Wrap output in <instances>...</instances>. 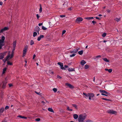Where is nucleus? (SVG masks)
Listing matches in <instances>:
<instances>
[{
	"mask_svg": "<svg viewBox=\"0 0 122 122\" xmlns=\"http://www.w3.org/2000/svg\"><path fill=\"white\" fill-rule=\"evenodd\" d=\"M7 64L8 65H11L12 64V63H11L9 61H8L7 62Z\"/></svg>",
	"mask_w": 122,
	"mask_h": 122,
	"instance_id": "f704fd0d",
	"label": "nucleus"
},
{
	"mask_svg": "<svg viewBox=\"0 0 122 122\" xmlns=\"http://www.w3.org/2000/svg\"><path fill=\"white\" fill-rule=\"evenodd\" d=\"M115 20L117 22H119L120 20V18H116L115 19Z\"/></svg>",
	"mask_w": 122,
	"mask_h": 122,
	"instance_id": "b1692460",
	"label": "nucleus"
},
{
	"mask_svg": "<svg viewBox=\"0 0 122 122\" xmlns=\"http://www.w3.org/2000/svg\"><path fill=\"white\" fill-rule=\"evenodd\" d=\"M42 28L43 30H46L47 29V28H46L44 26H42Z\"/></svg>",
	"mask_w": 122,
	"mask_h": 122,
	"instance_id": "473e14b6",
	"label": "nucleus"
},
{
	"mask_svg": "<svg viewBox=\"0 0 122 122\" xmlns=\"http://www.w3.org/2000/svg\"><path fill=\"white\" fill-rule=\"evenodd\" d=\"M107 112L109 113L113 114H116L117 113L116 111L111 110H108Z\"/></svg>",
	"mask_w": 122,
	"mask_h": 122,
	"instance_id": "0eeeda50",
	"label": "nucleus"
},
{
	"mask_svg": "<svg viewBox=\"0 0 122 122\" xmlns=\"http://www.w3.org/2000/svg\"><path fill=\"white\" fill-rule=\"evenodd\" d=\"M3 29L5 31L9 29L7 27H5Z\"/></svg>",
	"mask_w": 122,
	"mask_h": 122,
	"instance_id": "c756f323",
	"label": "nucleus"
},
{
	"mask_svg": "<svg viewBox=\"0 0 122 122\" xmlns=\"http://www.w3.org/2000/svg\"><path fill=\"white\" fill-rule=\"evenodd\" d=\"M28 47V46L27 45L24 48L23 50V52H25L26 53L27 51V49Z\"/></svg>",
	"mask_w": 122,
	"mask_h": 122,
	"instance_id": "9b49d317",
	"label": "nucleus"
},
{
	"mask_svg": "<svg viewBox=\"0 0 122 122\" xmlns=\"http://www.w3.org/2000/svg\"><path fill=\"white\" fill-rule=\"evenodd\" d=\"M106 35V33H103L102 35V36L103 37H105Z\"/></svg>",
	"mask_w": 122,
	"mask_h": 122,
	"instance_id": "c9c22d12",
	"label": "nucleus"
},
{
	"mask_svg": "<svg viewBox=\"0 0 122 122\" xmlns=\"http://www.w3.org/2000/svg\"><path fill=\"white\" fill-rule=\"evenodd\" d=\"M9 106H7L5 107V110L8 109L9 108Z\"/></svg>",
	"mask_w": 122,
	"mask_h": 122,
	"instance_id": "c03bdc74",
	"label": "nucleus"
},
{
	"mask_svg": "<svg viewBox=\"0 0 122 122\" xmlns=\"http://www.w3.org/2000/svg\"><path fill=\"white\" fill-rule=\"evenodd\" d=\"M16 41H14L13 43V47H15L16 46Z\"/></svg>",
	"mask_w": 122,
	"mask_h": 122,
	"instance_id": "6ab92c4d",
	"label": "nucleus"
},
{
	"mask_svg": "<svg viewBox=\"0 0 122 122\" xmlns=\"http://www.w3.org/2000/svg\"><path fill=\"white\" fill-rule=\"evenodd\" d=\"M95 18H96L97 19H98L99 20H100L101 19V18H99V17H95Z\"/></svg>",
	"mask_w": 122,
	"mask_h": 122,
	"instance_id": "bf43d9fd",
	"label": "nucleus"
},
{
	"mask_svg": "<svg viewBox=\"0 0 122 122\" xmlns=\"http://www.w3.org/2000/svg\"><path fill=\"white\" fill-rule=\"evenodd\" d=\"M83 94L86 96L85 98H86L87 99L89 97V93L87 94L84 92H83Z\"/></svg>",
	"mask_w": 122,
	"mask_h": 122,
	"instance_id": "2eb2a0df",
	"label": "nucleus"
},
{
	"mask_svg": "<svg viewBox=\"0 0 122 122\" xmlns=\"http://www.w3.org/2000/svg\"><path fill=\"white\" fill-rule=\"evenodd\" d=\"M101 57V56L100 55H98L96 57V58H95V59H96V58H100Z\"/></svg>",
	"mask_w": 122,
	"mask_h": 122,
	"instance_id": "de8ad7c7",
	"label": "nucleus"
},
{
	"mask_svg": "<svg viewBox=\"0 0 122 122\" xmlns=\"http://www.w3.org/2000/svg\"><path fill=\"white\" fill-rule=\"evenodd\" d=\"M67 110L69 111H72V110L71 109H70L69 107H67Z\"/></svg>",
	"mask_w": 122,
	"mask_h": 122,
	"instance_id": "e433bc0d",
	"label": "nucleus"
},
{
	"mask_svg": "<svg viewBox=\"0 0 122 122\" xmlns=\"http://www.w3.org/2000/svg\"><path fill=\"white\" fill-rule=\"evenodd\" d=\"M84 68L85 69H87L88 68H89L88 65L86 64V65L85 66Z\"/></svg>",
	"mask_w": 122,
	"mask_h": 122,
	"instance_id": "7c9ffc66",
	"label": "nucleus"
},
{
	"mask_svg": "<svg viewBox=\"0 0 122 122\" xmlns=\"http://www.w3.org/2000/svg\"><path fill=\"white\" fill-rule=\"evenodd\" d=\"M4 110V107H2L0 109V116L3 113Z\"/></svg>",
	"mask_w": 122,
	"mask_h": 122,
	"instance_id": "4468645a",
	"label": "nucleus"
},
{
	"mask_svg": "<svg viewBox=\"0 0 122 122\" xmlns=\"http://www.w3.org/2000/svg\"><path fill=\"white\" fill-rule=\"evenodd\" d=\"M7 69V68L6 67H5L4 68L3 70L2 73L3 74H4L6 71Z\"/></svg>",
	"mask_w": 122,
	"mask_h": 122,
	"instance_id": "5701e85b",
	"label": "nucleus"
},
{
	"mask_svg": "<svg viewBox=\"0 0 122 122\" xmlns=\"http://www.w3.org/2000/svg\"><path fill=\"white\" fill-rule=\"evenodd\" d=\"M103 60L107 62H109V60H108L107 58H105L103 59Z\"/></svg>",
	"mask_w": 122,
	"mask_h": 122,
	"instance_id": "a878e982",
	"label": "nucleus"
},
{
	"mask_svg": "<svg viewBox=\"0 0 122 122\" xmlns=\"http://www.w3.org/2000/svg\"><path fill=\"white\" fill-rule=\"evenodd\" d=\"M13 53H11V55L10 57V58H11L13 57Z\"/></svg>",
	"mask_w": 122,
	"mask_h": 122,
	"instance_id": "3c124183",
	"label": "nucleus"
},
{
	"mask_svg": "<svg viewBox=\"0 0 122 122\" xmlns=\"http://www.w3.org/2000/svg\"><path fill=\"white\" fill-rule=\"evenodd\" d=\"M10 57V55H8L6 56V57L5 58L6 59V60H7Z\"/></svg>",
	"mask_w": 122,
	"mask_h": 122,
	"instance_id": "79ce46f5",
	"label": "nucleus"
},
{
	"mask_svg": "<svg viewBox=\"0 0 122 122\" xmlns=\"http://www.w3.org/2000/svg\"><path fill=\"white\" fill-rule=\"evenodd\" d=\"M86 117V115L85 114H82L79 115L78 119V121L79 122H84V120Z\"/></svg>",
	"mask_w": 122,
	"mask_h": 122,
	"instance_id": "f257e3e1",
	"label": "nucleus"
},
{
	"mask_svg": "<svg viewBox=\"0 0 122 122\" xmlns=\"http://www.w3.org/2000/svg\"><path fill=\"white\" fill-rule=\"evenodd\" d=\"M57 77L58 78H59L60 79H61V76L59 75H57Z\"/></svg>",
	"mask_w": 122,
	"mask_h": 122,
	"instance_id": "6e6d98bb",
	"label": "nucleus"
},
{
	"mask_svg": "<svg viewBox=\"0 0 122 122\" xmlns=\"http://www.w3.org/2000/svg\"><path fill=\"white\" fill-rule=\"evenodd\" d=\"M26 52H23V57H24L25 55L26 54Z\"/></svg>",
	"mask_w": 122,
	"mask_h": 122,
	"instance_id": "a18cd8bd",
	"label": "nucleus"
},
{
	"mask_svg": "<svg viewBox=\"0 0 122 122\" xmlns=\"http://www.w3.org/2000/svg\"><path fill=\"white\" fill-rule=\"evenodd\" d=\"M48 110L49 111L52 112H54V111L53 109L51 108H48Z\"/></svg>",
	"mask_w": 122,
	"mask_h": 122,
	"instance_id": "412c9836",
	"label": "nucleus"
},
{
	"mask_svg": "<svg viewBox=\"0 0 122 122\" xmlns=\"http://www.w3.org/2000/svg\"><path fill=\"white\" fill-rule=\"evenodd\" d=\"M107 11L108 13H109L110 12V10H107Z\"/></svg>",
	"mask_w": 122,
	"mask_h": 122,
	"instance_id": "0e129e2a",
	"label": "nucleus"
},
{
	"mask_svg": "<svg viewBox=\"0 0 122 122\" xmlns=\"http://www.w3.org/2000/svg\"><path fill=\"white\" fill-rule=\"evenodd\" d=\"M36 16H37V19H39V16L38 15V14H36Z\"/></svg>",
	"mask_w": 122,
	"mask_h": 122,
	"instance_id": "e2e57ef3",
	"label": "nucleus"
},
{
	"mask_svg": "<svg viewBox=\"0 0 122 122\" xmlns=\"http://www.w3.org/2000/svg\"><path fill=\"white\" fill-rule=\"evenodd\" d=\"M4 45L2 44H0V50L2 48V46H4Z\"/></svg>",
	"mask_w": 122,
	"mask_h": 122,
	"instance_id": "4c0bfd02",
	"label": "nucleus"
},
{
	"mask_svg": "<svg viewBox=\"0 0 122 122\" xmlns=\"http://www.w3.org/2000/svg\"><path fill=\"white\" fill-rule=\"evenodd\" d=\"M57 64L59 65L60 66L61 69L62 70H65V68L63 67V63L61 62H58Z\"/></svg>",
	"mask_w": 122,
	"mask_h": 122,
	"instance_id": "39448f33",
	"label": "nucleus"
},
{
	"mask_svg": "<svg viewBox=\"0 0 122 122\" xmlns=\"http://www.w3.org/2000/svg\"><path fill=\"white\" fill-rule=\"evenodd\" d=\"M3 4V2H0V5H2Z\"/></svg>",
	"mask_w": 122,
	"mask_h": 122,
	"instance_id": "774afa93",
	"label": "nucleus"
},
{
	"mask_svg": "<svg viewBox=\"0 0 122 122\" xmlns=\"http://www.w3.org/2000/svg\"><path fill=\"white\" fill-rule=\"evenodd\" d=\"M73 117L75 119H76L78 117V115L76 114H74L73 115Z\"/></svg>",
	"mask_w": 122,
	"mask_h": 122,
	"instance_id": "dca6fc26",
	"label": "nucleus"
},
{
	"mask_svg": "<svg viewBox=\"0 0 122 122\" xmlns=\"http://www.w3.org/2000/svg\"><path fill=\"white\" fill-rule=\"evenodd\" d=\"M44 37V36L43 35H41L39 37H38L37 38V40L38 41H40L41 38H43Z\"/></svg>",
	"mask_w": 122,
	"mask_h": 122,
	"instance_id": "ddd939ff",
	"label": "nucleus"
},
{
	"mask_svg": "<svg viewBox=\"0 0 122 122\" xmlns=\"http://www.w3.org/2000/svg\"><path fill=\"white\" fill-rule=\"evenodd\" d=\"M35 92L38 95H40L41 94V93L40 92H37L36 91H35Z\"/></svg>",
	"mask_w": 122,
	"mask_h": 122,
	"instance_id": "603ef678",
	"label": "nucleus"
},
{
	"mask_svg": "<svg viewBox=\"0 0 122 122\" xmlns=\"http://www.w3.org/2000/svg\"><path fill=\"white\" fill-rule=\"evenodd\" d=\"M36 57V55H35V54H34L33 56V59H34L35 57Z\"/></svg>",
	"mask_w": 122,
	"mask_h": 122,
	"instance_id": "680f3d73",
	"label": "nucleus"
},
{
	"mask_svg": "<svg viewBox=\"0 0 122 122\" xmlns=\"http://www.w3.org/2000/svg\"><path fill=\"white\" fill-rule=\"evenodd\" d=\"M83 19L81 17H78L77 18L76 20V22L79 23V22L82 21Z\"/></svg>",
	"mask_w": 122,
	"mask_h": 122,
	"instance_id": "7ed1b4c3",
	"label": "nucleus"
},
{
	"mask_svg": "<svg viewBox=\"0 0 122 122\" xmlns=\"http://www.w3.org/2000/svg\"><path fill=\"white\" fill-rule=\"evenodd\" d=\"M78 53L79 55H82L83 53V51L81 50L79 51L78 52Z\"/></svg>",
	"mask_w": 122,
	"mask_h": 122,
	"instance_id": "cd10ccee",
	"label": "nucleus"
},
{
	"mask_svg": "<svg viewBox=\"0 0 122 122\" xmlns=\"http://www.w3.org/2000/svg\"><path fill=\"white\" fill-rule=\"evenodd\" d=\"M5 39V37L4 36H2L1 38V39H0V44H2L4 43Z\"/></svg>",
	"mask_w": 122,
	"mask_h": 122,
	"instance_id": "6e6552de",
	"label": "nucleus"
},
{
	"mask_svg": "<svg viewBox=\"0 0 122 122\" xmlns=\"http://www.w3.org/2000/svg\"><path fill=\"white\" fill-rule=\"evenodd\" d=\"M68 10H72L71 8L70 7L68 8Z\"/></svg>",
	"mask_w": 122,
	"mask_h": 122,
	"instance_id": "338daca9",
	"label": "nucleus"
},
{
	"mask_svg": "<svg viewBox=\"0 0 122 122\" xmlns=\"http://www.w3.org/2000/svg\"><path fill=\"white\" fill-rule=\"evenodd\" d=\"M7 83V82L5 81H4L0 85V86H1L2 85V88L3 89H4L6 87Z\"/></svg>",
	"mask_w": 122,
	"mask_h": 122,
	"instance_id": "f03ea898",
	"label": "nucleus"
},
{
	"mask_svg": "<svg viewBox=\"0 0 122 122\" xmlns=\"http://www.w3.org/2000/svg\"><path fill=\"white\" fill-rule=\"evenodd\" d=\"M5 54L4 53H1L0 55V59H2L4 57Z\"/></svg>",
	"mask_w": 122,
	"mask_h": 122,
	"instance_id": "f8f14e48",
	"label": "nucleus"
},
{
	"mask_svg": "<svg viewBox=\"0 0 122 122\" xmlns=\"http://www.w3.org/2000/svg\"><path fill=\"white\" fill-rule=\"evenodd\" d=\"M112 69H109L108 70V72H109V73H111V72H112Z\"/></svg>",
	"mask_w": 122,
	"mask_h": 122,
	"instance_id": "37998d69",
	"label": "nucleus"
},
{
	"mask_svg": "<svg viewBox=\"0 0 122 122\" xmlns=\"http://www.w3.org/2000/svg\"><path fill=\"white\" fill-rule=\"evenodd\" d=\"M17 117H20L21 118H25V119H26L27 117H26L22 116L21 115H19Z\"/></svg>",
	"mask_w": 122,
	"mask_h": 122,
	"instance_id": "a211bd4d",
	"label": "nucleus"
},
{
	"mask_svg": "<svg viewBox=\"0 0 122 122\" xmlns=\"http://www.w3.org/2000/svg\"><path fill=\"white\" fill-rule=\"evenodd\" d=\"M35 30L36 31H37L39 34V31H40V28L38 26H37L35 27Z\"/></svg>",
	"mask_w": 122,
	"mask_h": 122,
	"instance_id": "9d476101",
	"label": "nucleus"
},
{
	"mask_svg": "<svg viewBox=\"0 0 122 122\" xmlns=\"http://www.w3.org/2000/svg\"><path fill=\"white\" fill-rule=\"evenodd\" d=\"M40 118H36L35 119V121H36L38 122L40 121Z\"/></svg>",
	"mask_w": 122,
	"mask_h": 122,
	"instance_id": "a19ab883",
	"label": "nucleus"
},
{
	"mask_svg": "<svg viewBox=\"0 0 122 122\" xmlns=\"http://www.w3.org/2000/svg\"><path fill=\"white\" fill-rule=\"evenodd\" d=\"M5 31V30H3V29L0 30V33H2L3 32V31Z\"/></svg>",
	"mask_w": 122,
	"mask_h": 122,
	"instance_id": "8fccbe9b",
	"label": "nucleus"
},
{
	"mask_svg": "<svg viewBox=\"0 0 122 122\" xmlns=\"http://www.w3.org/2000/svg\"><path fill=\"white\" fill-rule=\"evenodd\" d=\"M86 63V62L84 60H82L81 62V64L82 65H84Z\"/></svg>",
	"mask_w": 122,
	"mask_h": 122,
	"instance_id": "f3484780",
	"label": "nucleus"
},
{
	"mask_svg": "<svg viewBox=\"0 0 122 122\" xmlns=\"http://www.w3.org/2000/svg\"><path fill=\"white\" fill-rule=\"evenodd\" d=\"M34 43L33 41V40H31L30 42V45H32Z\"/></svg>",
	"mask_w": 122,
	"mask_h": 122,
	"instance_id": "2f4dec72",
	"label": "nucleus"
},
{
	"mask_svg": "<svg viewBox=\"0 0 122 122\" xmlns=\"http://www.w3.org/2000/svg\"><path fill=\"white\" fill-rule=\"evenodd\" d=\"M86 122H93L91 120H87L86 121Z\"/></svg>",
	"mask_w": 122,
	"mask_h": 122,
	"instance_id": "864d4df0",
	"label": "nucleus"
},
{
	"mask_svg": "<svg viewBox=\"0 0 122 122\" xmlns=\"http://www.w3.org/2000/svg\"><path fill=\"white\" fill-rule=\"evenodd\" d=\"M89 97H92L94 96V94H93L92 93H89Z\"/></svg>",
	"mask_w": 122,
	"mask_h": 122,
	"instance_id": "4be33fe9",
	"label": "nucleus"
},
{
	"mask_svg": "<svg viewBox=\"0 0 122 122\" xmlns=\"http://www.w3.org/2000/svg\"><path fill=\"white\" fill-rule=\"evenodd\" d=\"M85 19H87L88 20H90L91 19L90 17H86L85 18Z\"/></svg>",
	"mask_w": 122,
	"mask_h": 122,
	"instance_id": "49530a36",
	"label": "nucleus"
},
{
	"mask_svg": "<svg viewBox=\"0 0 122 122\" xmlns=\"http://www.w3.org/2000/svg\"><path fill=\"white\" fill-rule=\"evenodd\" d=\"M9 87H11L12 86V84H9Z\"/></svg>",
	"mask_w": 122,
	"mask_h": 122,
	"instance_id": "69168bd1",
	"label": "nucleus"
},
{
	"mask_svg": "<svg viewBox=\"0 0 122 122\" xmlns=\"http://www.w3.org/2000/svg\"><path fill=\"white\" fill-rule=\"evenodd\" d=\"M7 60H6V59L5 58L3 60V61L4 63H5V62L6 61H7Z\"/></svg>",
	"mask_w": 122,
	"mask_h": 122,
	"instance_id": "09e8293b",
	"label": "nucleus"
},
{
	"mask_svg": "<svg viewBox=\"0 0 122 122\" xmlns=\"http://www.w3.org/2000/svg\"><path fill=\"white\" fill-rule=\"evenodd\" d=\"M76 54H72L71 55H70V56L71 57H72L75 56L76 55Z\"/></svg>",
	"mask_w": 122,
	"mask_h": 122,
	"instance_id": "58836bf2",
	"label": "nucleus"
},
{
	"mask_svg": "<svg viewBox=\"0 0 122 122\" xmlns=\"http://www.w3.org/2000/svg\"><path fill=\"white\" fill-rule=\"evenodd\" d=\"M65 85L71 88H74L73 86L70 84L66 83L65 84Z\"/></svg>",
	"mask_w": 122,
	"mask_h": 122,
	"instance_id": "1a4fd4ad",
	"label": "nucleus"
},
{
	"mask_svg": "<svg viewBox=\"0 0 122 122\" xmlns=\"http://www.w3.org/2000/svg\"><path fill=\"white\" fill-rule=\"evenodd\" d=\"M72 105L73 107H75L76 108H77V106L76 105L73 104H72Z\"/></svg>",
	"mask_w": 122,
	"mask_h": 122,
	"instance_id": "ea45409f",
	"label": "nucleus"
},
{
	"mask_svg": "<svg viewBox=\"0 0 122 122\" xmlns=\"http://www.w3.org/2000/svg\"><path fill=\"white\" fill-rule=\"evenodd\" d=\"M99 91L101 92L102 93H105L106 94H107L109 95V96H110V94L109 93L103 90H100Z\"/></svg>",
	"mask_w": 122,
	"mask_h": 122,
	"instance_id": "423d86ee",
	"label": "nucleus"
},
{
	"mask_svg": "<svg viewBox=\"0 0 122 122\" xmlns=\"http://www.w3.org/2000/svg\"><path fill=\"white\" fill-rule=\"evenodd\" d=\"M79 49V48L77 49H74L72 51H71L70 53L71 54L76 53L78 52Z\"/></svg>",
	"mask_w": 122,
	"mask_h": 122,
	"instance_id": "20e7f679",
	"label": "nucleus"
},
{
	"mask_svg": "<svg viewBox=\"0 0 122 122\" xmlns=\"http://www.w3.org/2000/svg\"><path fill=\"white\" fill-rule=\"evenodd\" d=\"M66 32V31L65 30H63L62 31V34H64Z\"/></svg>",
	"mask_w": 122,
	"mask_h": 122,
	"instance_id": "052dcab7",
	"label": "nucleus"
},
{
	"mask_svg": "<svg viewBox=\"0 0 122 122\" xmlns=\"http://www.w3.org/2000/svg\"><path fill=\"white\" fill-rule=\"evenodd\" d=\"M92 23L94 25L96 23V22L94 20L92 21Z\"/></svg>",
	"mask_w": 122,
	"mask_h": 122,
	"instance_id": "5fc2aeb1",
	"label": "nucleus"
},
{
	"mask_svg": "<svg viewBox=\"0 0 122 122\" xmlns=\"http://www.w3.org/2000/svg\"><path fill=\"white\" fill-rule=\"evenodd\" d=\"M68 70L69 71H73L74 70V68H69Z\"/></svg>",
	"mask_w": 122,
	"mask_h": 122,
	"instance_id": "aec40b11",
	"label": "nucleus"
},
{
	"mask_svg": "<svg viewBox=\"0 0 122 122\" xmlns=\"http://www.w3.org/2000/svg\"><path fill=\"white\" fill-rule=\"evenodd\" d=\"M65 15H61L60 16V17L61 18H63L64 17H65Z\"/></svg>",
	"mask_w": 122,
	"mask_h": 122,
	"instance_id": "4d7b16f0",
	"label": "nucleus"
},
{
	"mask_svg": "<svg viewBox=\"0 0 122 122\" xmlns=\"http://www.w3.org/2000/svg\"><path fill=\"white\" fill-rule=\"evenodd\" d=\"M37 35V33L36 32H34L33 33V36L35 37Z\"/></svg>",
	"mask_w": 122,
	"mask_h": 122,
	"instance_id": "bb28decb",
	"label": "nucleus"
},
{
	"mask_svg": "<svg viewBox=\"0 0 122 122\" xmlns=\"http://www.w3.org/2000/svg\"><path fill=\"white\" fill-rule=\"evenodd\" d=\"M42 11V8L41 5H40V8L39 9V12L40 13H41Z\"/></svg>",
	"mask_w": 122,
	"mask_h": 122,
	"instance_id": "c85d7f7f",
	"label": "nucleus"
},
{
	"mask_svg": "<svg viewBox=\"0 0 122 122\" xmlns=\"http://www.w3.org/2000/svg\"><path fill=\"white\" fill-rule=\"evenodd\" d=\"M43 25V23H40L38 24V25L39 26H40Z\"/></svg>",
	"mask_w": 122,
	"mask_h": 122,
	"instance_id": "13d9d810",
	"label": "nucleus"
},
{
	"mask_svg": "<svg viewBox=\"0 0 122 122\" xmlns=\"http://www.w3.org/2000/svg\"><path fill=\"white\" fill-rule=\"evenodd\" d=\"M53 90L54 92H56L57 91V89L56 88H54L53 89Z\"/></svg>",
	"mask_w": 122,
	"mask_h": 122,
	"instance_id": "72a5a7b5",
	"label": "nucleus"
},
{
	"mask_svg": "<svg viewBox=\"0 0 122 122\" xmlns=\"http://www.w3.org/2000/svg\"><path fill=\"white\" fill-rule=\"evenodd\" d=\"M102 99L103 100H105L106 101H111V100L110 99H107V98H102Z\"/></svg>",
	"mask_w": 122,
	"mask_h": 122,
	"instance_id": "393cba45",
	"label": "nucleus"
}]
</instances>
